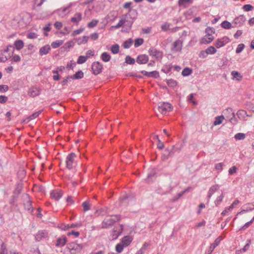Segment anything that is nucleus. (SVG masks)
<instances>
[{
  "instance_id": "nucleus-1",
  "label": "nucleus",
  "mask_w": 254,
  "mask_h": 254,
  "mask_svg": "<svg viewBox=\"0 0 254 254\" xmlns=\"http://www.w3.org/2000/svg\"><path fill=\"white\" fill-rule=\"evenodd\" d=\"M121 219L120 215H115L107 216L101 224L102 229H107L112 227L115 222L119 221Z\"/></svg>"
},
{
  "instance_id": "nucleus-2",
  "label": "nucleus",
  "mask_w": 254,
  "mask_h": 254,
  "mask_svg": "<svg viewBox=\"0 0 254 254\" xmlns=\"http://www.w3.org/2000/svg\"><path fill=\"white\" fill-rule=\"evenodd\" d=\"M183 147V145L182 144L179 147L173 145L171 148H166L161 156V160L163 161H166L170 157L173 156L176 151H180Z\"/></svg>"
},
{
  "instance_id": "nucleus-3",
  "label": "nucleus",
  "mask_w": 254,
  "mask_h": 254,
  "mask_svg": "<svg viewBox=\"0 0 254 254\" xmlns=\"http://www.w3.org/2000/svg\"><path fill=\"white\" fill-rule=\"evenodd\" d=\"M130 15L129 14H126L123 15L118 23L114 26H112V27L115 29H119L120 27H122L126 22L127 23V25L130 28L131 27V25L133 22V21H128V18L130 17Z\"/></svg>"
},
{
  "instance_id": "nucleus-4",
  "label": "nucleus",
  "mask_w": 254,
  "mask_h": 254,
  "mask_svg": "<svg viewBox=\"0 0 254 254\" xmlns=\"http://www.w3.org/2000/svg\"><path fill=\"white\" fill-rule=\"evenodd\" d=\"M67 248L71 254H75L79 253L82 249V246L81 244H77L76 243L72 242L67 244Z\"/></svg>"
},
{
  "instance_id": "nucleus-5",
  "label": "nucleus",
  "mask_w": 254,
  "mask_h": 254,
  "mask_svg": "<svg viewBox=\"0 0 254 254\" xmlns=\"http://www.w3.org/2000/svg\"><path fill=\"white\" fill-rule=\"evenodd\" d=\"M173 110V106L168 102L160 103L158 106V110L162 114H166L167 113Z\"/></svg>"
},
{
  "instance_id": "nucleus-6",
  "label": "nucleus",
  "mask_w": 254,
  "mask_h": 254,
  "mask_svg": "<svg viewBox=\"0 0 254 254\" xmlns=\"http://www.w3.org/2000/svg\"><path fill=\"white\" fill-rule=\"evenodd\" d=\"M148 53L150 56L154 57L157 61H160L163 58V52L157 50L153 47L149 49Z\"/></svg>"
},
{
  "instance_id": "nucleus-7",
  "label": "nucleus",
  "mask_w": 254,
  "mask_h": 254,
  "mask_svg": "<svg viewBox=\"0 0 254 254\" xmlns=\"http://www.w3.org/2000/svg\"><path fill=\"white\" fill-rule=\"evenodd\" d=\"M123 225L119 224L114 228L111 234L112 240L117 239L122 233L123 231Z\"/></svg>"
},
{
  "instance_id": "nucleus-8",
  "label": "nucleus",
  "mask_w": 254,
  "mask_h": 254,
  "mask_svg": "<svg viewBox=\"0 0 254 254\" xmlns=\"http://www.w3.org/2000/svg\"><path fill=\"white\" fill-rule=\"evenodd\" d=\"M246 18L243 15L236 17L233 21V28L241 27L246 22Z\"/></svg>"
},
{
  "instance_id": "nucleus-9",
  "label": "nucleus",
  "mask_w": 254,
  "mask_h": 254,
  "mask_svg": "<svg viewBox=\"0 0 254 254\" xmlns=\"http://www.w3.org/2000/svg\"><path fill=\"white\" fill-rule=\"evenodd\" d=\"M91 68L93 71V73L95 75H98L101 72L103 65L99 62H95L92 64Z\"/></svg>"
},
{
  "instance_id": "nucleus-10",
  "label": "nucleus",
  "mask_w": 254,
  "mask_h": 254,
  "mask_svg": "<svg viewBox=\"0 0 254 254\" xmlns=\"http://www.w3.org/2000/svg\"><path fill=\"white\" fill-rule=\"evenodd\" d=\"M75 156V154L72 152L69 154L66 158V166L69 170L73 168V161Z\"/></svg>"
},
{
  "instance_id": "nucleus-11",
  "label": "nucleus",
  "mask_w": 254,
  "mask_h": 254,
  "mask_svg": "<svg viewBox=\"0 0 254 254\" xmlns=\"http://www.w3.org/2000/svg\"><path fill=\"white\" fill-rule=\"evenodd\" d=\"M229 42L228 37L225 36L222 38L218 39L215 42V45L217 48H221L225 46L227 43Z\"/></svg>"
},
{
  "instance_id": "nucleus-12",
  "label": "nucleus",
  "mask_w": 254,
  "mask_h": 254,
  "mask_svg": "<svg viewBox=\"0 0 254 254\" xmlns=\"http://www.w3.org/2000/svg\"><path fill=\"white\" fill-rule=\"evenodd\" d=\"M183 46V41L181 40L175 41L173 44L172 51L173 52H178L182 50Z\"/></svg>"
},
{
  "instance_id": "nucleus-13",
  "label": "nucleus",
  "mask_w": 254,
  "mask_h": 254,
  "mask_svg": "<svg viewBox=\"0 0 254 254\" xmlns=\"http://www.w3.org/2000/svg\"><path fill=\"white\" fill-rule=\"evenodd\" d=\"M226 112H230L231 113V115L227 116V117L229 118L230 122L233 125H236L237 122L238 120H237L235 115L234 113V112H233L232 108H228L227 109H226Z\"/></svg>"
},
{
  "instance_id": "nucleus-14",
  "label": "nucleus",
  "mask_w": 254,
  "mask_h": 254,
  "mask_svg": "<svg viewBox=\"0 0 254 254\" xmlns=\"http://www.w3.org/2000/svg\"><path fill=\"white\" fill-rule=\"evenodd\" d=\"M24 199L27 200V201L24 203L25 209L28 211L32 212L33 211V207L31 204V201L29 199V195L27 194H26L24 195Z\"/></svg>"
},
{
  "instance_id": "nucleus-15",
  "label": "nucleus",
  "mask_w": 254,
  "mask_h": 254,
  "mask_svg": "<svg viewBox=\"0 0 254 254\" xmlns=\"http://www.w3.org/2000/svg\"><path fill=\"white\" fill-rule=\"evenodd\" d=\"M148 61L149 58L148 56L144 54L138 55L136 59V62L140 64H145Z\"/></svg>"
},
{
  "instance_id": "nucleus-16",
  "label": "nucleus",
  "mask_w": 254,
  "mask_h": 254,
  "mask_svg": "<svg viewBox=\"0 0 254 254\" xmlns=\"http://www.w3.org/2000/svg\"><path fill=\"white\" fill-rule=\"evenodd\" d=\"M132 240L133 239L131 236L127 235L124 237L122 239L121 243L124 246V247H127L130 244Z\"/></svg>"
},
{
  "instance_id": "nucleus-17",
  "label": "nucleus",
  "mask_w": 254,
  "mask_h": 254,
  "mask_svg": "<svg viewBox=\"0 0 254 254\" xmlns=\"http://www.w3.org/2000/svg\"><path fill=\"white\" fill-rule=\"evenodd\" d=\"M63 194L62 190H54L51 192V197L55 199L56 200H58L62 197Z\"/></svg>"
},
{
  "instance_id": "nucleus-18",
  "label": "nucleus",
  "mask_w": 254,
  "mask_h": 254,
  "mask_svg": "<svg viewBox=\"0 0 254 254\" xmlns=\"http://www.w3.org/2000/svg\"><path fill=\"white\" fill-rule=\"evenodd\" d=\"M40 90L38 88L34 87L30 88L28 93V95L30 97H32L38 96L40 94Z\"/></svg>"
},
{
  "instance_id": "nucleus-19",
  "label": "nucleus",
  "mask_w": 254,
  "mask_h": 254,
  "mask_svg": "<svg viewBox=\"0 0 254 254\" xmlns=\"http://www.w3.org/2000/svg\"><path fill=\"white\" fill-rule=\"evenodd\" d=\"M67 239L65 236H62L61 238H59L57 240V243L56 244V246L57 247H63L66 243Z\"/></svg>"
},
{
  "instance_id": "nucleus-20",
  "label": "nucleus",
  "mask_w": 254,
  "mask_h": 254,
  "mask_svg": "<svg viewBox=\"0 0 254 254\" xmlns=\"http://www.w3.org/2000/svg\"><path fill=\"white\" fill-rule=\"evenodd\" d=\"M82 19V14L79 12L76 13L74 16L71 18V21L76 24H78Z\"/></svg>"
},
{
  "instance_id": "nucleus-21",
  "label": "nucleus",
  "mask_w": 254,
  "mask_h": 254,
  "mask_svg": "<svg viewBox=\"0 0 254 254\" xmlns=\"http://www.w3.org/2000/svg\"><path fill=\"white\" fill-rule=\"evenodd\" d=\"M221 241V239L219 238H217L215 239L214 243L211 244L209 250H208V254H210L214 251L215 248L219 244Z\"/></svg>"
},
{
  "instance_id": "nucleus-22",
  "label": "nucleus",
  "mask_w": 254,
  "mask_h": 254,
  "mask_svg": "<svg viewBox=\"0 0 254 254\" xmlns=\"http://www.w3.org/2000/svg\"><path fill=\"white\" fill-rule=\"evenodd\" d=\"M47 236V233L44 231H39L35 236V239L37 241H40L42 238Z\"/></svg>"
},
{
  "instance_id": "nucleus-23",
  "label": "nucleus",
  "mask_w": 254,
  "mask_h": 254,
  "mask_svg": "<svg viewBox=\"0 0 254 254\" xmlns=\"http://www.w3.org/2000/svg\"><path fill=\"white\" fill-rule=\"evenodd\" d=\"M219 188V186L218 185H215L212 186L209 190L208 192V199H209L212 194L217 191Z\"/></svg>"
},
{
  "instance_id": "nucleus-24",
  "label": "nucleus",
  "mask_w": 254,
  "mask_h": 254,
  "mask_svg": "<svg viewBox=\"0 0 254 254\" xmlns=\"http://www.w3.org/2000/svg\"><path fill=\"white\" fill-rule=\"evenodd\" d=\"M51 50L50 46L48 45H45L41 47L39 50V54L43 56L47 54Z\"/></svg>"
},
{
  "instance_id": "nucleus-25",
  "label": "nucleus",
  "mask_w": 254,
  "mask_h": 254,
  "mask_svg": "<svg viewBox=\"0 0 254 254\" xmlns=\"http://www.w3.org/2000/svg\"><path fill=\"white\" fill-rule=\"evenodd\" d=\"M84 73L81 70H79L73 75L70 76L71 79H80L83 77Z\"/></svg>"
},
{
  "instance_id": "nucleus-26",
  "label": "nucleus",
  "mask_w": 254,
  "mask_h": 254,
  "mask_svg": "<svg viewBox=\"0 0 254 254\" xmlns=\"http://www.w3.org/2000/svg\"><path fill=\"white\" fill-rule=\"evenodd\" d=\"M14 46L17 50L22 49L24 47V42L21 40H16L14 43Z\"/></svg>"
},
{
  "instance_id": "nucleus-27",
  "label": "nucleus",
  "mask_w": 254,
  "mask_h": 254,
  "mask_svg": "<svg viewBox=\"0 0 254 254\" xmlns=\"http://www.w3.org/2000/svg\"><path fill=\"white\" fill-rule=\"evenodd\" d=\"M233 22L231 23L230 22L227 20L223 21L221 24V27L225 29H230L231 28L233 27Z\"/></svg>"
},
{
  "instance_id": "nucleus-28",
  "label": "nucleus",
  "mask_w": 254,
  "mask_h": 254,
  "mask_svg": "<svg viewBox=\"0 0 254 254\" xmlns=\"http://www.w3.org/2000/svg\"><path fill=\"white\" fill-rule=\"evenodd\" d=\"M173 190V187L171 186L169 187L168 190L164 191L162 190V188H158L156 190V191L157 193H159L161 195L166 194L168 192H170Z\"/></svg>"
},
{
  "instance_id": "nucleus-29",
  "label": "nucleus",
  "mask_w": 254,
  "mask_h": 254,
  "mask_svg": "<svg viewBox=\"0 0 254 254\" xmlns=\"http://www.w3.org/2000/svg\"><path fill=\"white\" fill-rule=\"evenodd\" d=\"M213 40L212 37H210L209 36H205L201 41V43L204 44H207L211 43Z\"/></svg>"
},
{
  "instance_id": "nucleus-30",
  "label": "nucleus",
  "mask_w": 254,
  "mask_h": 254,
  "mask_svg": "<svg viewBox=\"0 0 254 254\" xmlns=\"http://www.w3.org/2000/svg\"><path fill=\"white\" fill-rule=\"evenodd\" d=\"M101 59L105 62H109L111 59V56L107 52H104L101 56Z\"/></svg>"
},
{
  "instance_id": "nucleus-31",
  "label": "nucleus",
  "mask_w": 254,
  "mask_h": 254,
  "mask_svg": "<svg viewBox=\"0 0 254 254\" xmlns=\"http://www.w3.org/2000/svg\"><path fill=\"white\" fill-rule=\"evenodd\" d=\"M193 0H179L178 5L179 6H185L186 4H192Z\"/></svg>"
},
{
  "instance_id": "nucleus-32",
  "label": "nucleus",
  "mask_w": 254,
  "mask_h": 254,
  "mask_svg": "<svg viewBox=\"0 0 254 254\" xmlns=\"http://www.w3.org/2000/svg\"><path fill=\"white\" fill-rule=\"evenodd\" d=\"M224 119V117L223 115L216 117L214 122L213 125L217 126L221 124L222 123L223 120Z\"/></svg>"
},
{
  "instance_id": "nucleus-33",
  "label": "nucleus",
  "mask_w": 254,
  "mask_h": 254,
  "mask_svg": "<svg viewBox=\"0 0 254 254\" xmlns=\"http://www.w3.org/2000/svg\"><path fill=\"white\" fill-rule=\"evenodd\" d=\"M243 208L246 209L247 211H252L254 209V203H248L243 205Z\"/></svg>"
},
{
  "instance_id": "nucleus-34",
  "label": "nucleus",
  "mask_w": 254,
  "mask_h": 254,
  "mask_svg": "<svg viewBox=\"0 0 254 254\" xmlns=\"http://www.w3.org/2000/svg\"><path fill=\"white\" fill-rule=\"evenodd\" d=\"M247 115L246 111L243 110H240L237 113V115L240 119H244Z\"/></svg>"
},
{
  "instance_id": "nucleus-35",
  "label": "nucleus",
  "mask_w": 254,
  "mask_h": 254,
  "mask_svg": "<svg viewBox=\"0 0 254 254\" xmlns=\"http://www.w3.org/2000/svg\"><path fill=\"white\" fill-rule=\"evenodd\" d=\"M119 45L117 44H114L112 46L111 48V52L113 54H118L119 52Z\"/></svg>"
},
{
  "instance_id": "nucleus-36",
  "label": "nucleus",
  "mask_w": 254,
  "mask_h": 254,
  "mask_svg": "<svg viewBox=\"0 0 254 254\" xmlns=\"http://www.w3.org/2000/svg\"><path fill=\"white\" fill-rule=\"evenodd\" d=\"M89 58V56H80L78 57V59L77 61V63L78 64H82L84 63L87 60V59Z\"/></svg>"
},
{
  "instance_id": "nucleus-37",
  "label": "nucleus",
  "mask_w": 254,
  "mask_h": 254,
  "mask_svg": "<svg viewBox=\"0 0 254 254\" xmlns=\"http://www.w3.org/2000/svg\"><path fill=\"white\" fill-rule=\"evenodd\" d=\"M132 40L131 38H129L124 42L123 44V47L125 49H128L132 45Z\"/></svg>"
},
{
  "instance_id": "nucleus-38",
  "label": "nucleus",
  "mask_w": 254,
  "mask_h": 254,
  "mask_svg": "<svg viewBox=\"0 0 254 254\" xmlns=\"http://www.w3.org/2000/svg\"><path fill=\"white\" fill-rule=\"evenodd\" d=\"M191 73H192V69L191 68H190L189 67H186L183 70V71L182 72V74L184 76H187L190 75Z\"/></svg>"
},
{
  "instance_id": "nucleus-39",
  "label": "nucleus",
  "mask_w": 254,
  "mask_h": 254,
  "mask_svg": "<svg viewBox=\"0 0 254 254\" xmlns=\"http://www.w3.org/2000/svg\"><path fill=\"white\" fill-rule=\"evenodd\" d=\"M41 111H39L38 112H35L33 113L31 115L29 116L26 119L28 120V121L30 120H32L36 118L39 116V115L41 113Z\"/></svg>"
},
{
  "instance_id": "nucleus-40",
  "label": "nucleus",
  "mask_w": 254,
  "mask_h": 254,
  "mask_svg": "<svg viewBox=\"0 0 254 254\" xmlns=\"http://www.w3.org/2000/svg\"><path fill=\"white\" fill-rule=\"evenodd\" d=\"M82 206L83 208V211L85 212L90 209V204L88 201L83 202L82 204Z\"/></svg>"
},
{
  "instance_id": "nucleus-41",
  "label": "nucleus",
  "mask_w": 254,
  "mask_h": 254,
  "mask_svg": "<svg viewBox=\"0 0 254 254\" xmlns=\"http://www.w3.org/2000/svg\"><path fill=\"white\" fill-rule=\"evenodd\" d=\"M144 40L142 38H137L135 40L134 47L137 48L143 44Z\"/></svg>"
},
{
  "instance_id": "nucleus-42",
  "label": "nucleus",
  "mask_w": 254,
  "mask_h": 254,
  "mask_svg": "<svg viewBox=\"0 0 254 254\" xmlns=\"http://www.w3.org/2000/svg\"><path fill=\"white\" fill-rule=\"evenodd\" d=\"M63 43V40H58L55 42H53L52 43L51 46L53 48L56 49L60 47L61 45H62Z\"/></svg>"
},
{
  "instance_id": "nucleus-43",
  "label": "nucleus",
  "mask_w": 254,
  "mask_h": 254,
  "mask_svg": "<svg viewBox=\"0 0 254 254\" xmlns=\"http://www.w3.org/2000/svg\"><path fill=\"white\" fill-rule=\"evenodd\" d=\"M206 53L208 54H214L216 52V49L213 46H210L207 48L206 50Z\"/></svg>"
},
{
  "instance_id": "nucleus-44",
  "label": "nucleus",
  "mask_w": 254,
  "mask_h": 254,
  "mask_svg": "<svg viewBox=\"0 0 254 254\" xmlns=\"http://www.w3.org/2000/svg\"><path fill=\"white\" fill-rule=\"evenodd\" d=\"M125 248L122 243L117 244L116 246V251L118 253H121L123 252L124 248Z\"/></svg>"
},
{
  "instance_id": "nucleus-45",
  "label": "nucleus",
  "mask_w": 254,
  "mask_h": 254,
  "mask_svg": "<svg viewBox=\"0 0 254 254\" xmlns=\"http://www.w3.org/2000/svg\"><path fill=\"white\" fill-rule=\"evenodd\" d=\"M167 83L168 86L172 87H174L176 86L177 85V81L176 80H175L174 79H168L167 80Z\"/></svg>"
},
{
  "instance_id": "nucleus-46",
  "label": "nucleus",
  "mask_w": 254,
  "mask_h": 254,
  "mask_svg": "<svg viewBox=\"0 0 254 254\" xmlns=\"http://www.w3.org/2000/svg\"><path fill=\"white\" fill-rule=\"evenodd\" d=\"M254 216L251 220L246 223L243 226H242L241 228H240L239 229V230L241 231V230H245L246 229H247L250 226V225L254 222Z\"/></svg>"
},
{
  "instance_id": "nucleus-47",
  "label": "nucleus",
  "mask_w": 254,
  "mask_h": 254,
  "mask_svg": "<svg viewBox=\"0 0 254 254\" xmlns=\"http://www.w3.org/2000/svg\"><path fill=\"white\" fill-rule=\"evenodd\" d=\"M99 21L96 19H93L91 22H89L87 24V26L89 28H92L94 27L97 25Z\"/></svg>"
},
{
  "instance_id": "nucleus-48",
  "label": "nucleus",
  "mask_w": 254,
  "mask_h": 254,
  "mask_svg": "<svg viewBox=\"0 0 254 254\" xmlns=\"http://www.w3.org/2000/svg\"><path fill=\"white\" fill-rule=\"evenodd\" d=\"M232 75L234 78H237L238 80H240L242 79V76L240 73L236 71H232L231 72Z\"/></svg>"
},
{
  "instance_id": "nucleus-49",
  "label": "nucleus",
  "mask_w": 254,
  "mask_h": 254,
  "mask_svg": "<svg viewBox=\"0 0 254 254\" xmlns=\"http://www.w3.org/2000/svg\"><path fill=\"white\" fill-rule=\"evenodd\" d=\"M126 62L129 64H133L135 63V60L133 58H132L129 56H127L126 57Z\"/></svg>"
},
{
  "instance_id": "nucleus-50",
  "label": "nucleus",
  "mask_w": 254,
  "mask_h": 254,
  "mask_svg": "<svg viewBox=\"0 0 254 254\" xmlns=\"http://www.w3.org/2000/svg\"><path fill=\"white\" fill-rule=\"evenodd\" d=\"M246 135L243 133H238L235 135V138L237 140H242L245 139Z\"/></svg>"
},
{
  "instance_id": "nucleus-51",
  "label": "nucleus",
  "mask_w": 254,
  "mask_h": 254,
  "mask_svg": "<svg viewBox=\"0 0 254 254\" xmlns=\"http://www.w3.org/2000/svg\"><path fill=\"white\" fill-rule=\"evenodd\" d=\"M251 244V240H248L247 243L246 244V245L244 246V247L240 250V251L243 253L246 252L249 249Z\"/></svg>"
},
{
  "instance_id": "nucleus-52",
  "label": "nucleus",
  "mask_w": 254,
  "mask_h": 254,
  "mask_svg": "<svg viewBox=\"0 0 254 254\" xmlns=\"http://www.w3.org/2000/svg\"><path fill=\"white\" fill-rule=\"evenodd\" d=\"M223 198H224V195H223V194H222L220 196H218L215 201V205L216 206L219 205L222 202Z\"/></svg>"
},
{
  "instance_id": "nucleus-53",
  "label": "nucleus",
  "mask_w": 254,
  "mask_h": 254,
  "mask_svg": "<svg viewBox=\"0 0 254 254\" xmlns=\"http://www.w3.org/2000/svg\"><path fill=\"white\" fill-rule=\"evenodd\" d=\"M22 189V186L21 184H18L16 186V187L15 188L14 193L17 194H19L21 193V190Z\"/></svg>"
},
{
  "instance_id": "nucleus-54",
  "label": "nucleus",
  "mask_w": 254,
  "mask_h": 254,
  "mask_svg": "<svg viewBox=\"0 0 254 254\" xmlns=\"http://www.w3.org/2000/svg\"><path fill=\"white\" fill-rule=\"evenodd\" d=\"M0 254H7V250L4 244L1 245Z\"/></svg>"
},
{
  "instance_id": "nucleus-55",
  "label": "nucleus",
  "mask_w": 254,
  "mask_h": 254,
  "mask_svg": "<svg viewBox=\"0 0 254 254\" xmlns=\"http://www.w3.org/2000/svg\"><path fill=\"white\" fill-rule=\"evenodd\" d=\"M244 47H245L244 44H239L236 49V53L237 54L240 53L243 50Z\"/></svg>"
},
{
  "instance_id": "nucleus-56",
  "label": "nucleus",
  "mask_w": 254,
  "mask_h": 254,
  "mask_svg": "<svg viewBox=\"0 0 254 254\" xmlns=\"http://www.w3.org/2000/svg\"><path fill=\"white\" fill-rule=\"evenodd\" d=\"M243 9L246 11H249L253 9V6L249 4H247L243 6Z\"/></svg>"
},
{
  "instance_id": "nucleus-57",
  "label": "nucleus",
  "mask_w": 254,
  "mask_h": 254,
  "mask_svg": "<svg viewBox=\"0 0 254 254\" xmlns=\"http://www.w3.org/2000/svg\"><path fill=\"white\" fill-rule=\"evenodd\" d=\"M205 32L207 36H210L214 33V31L212 28L207 27L205 29Z\"/></svg>"
},
{
  "instance_id": "nucleus-58",
  "label": "nucleus",
  "mask_w": 254,
  "mask_h": 254,
  "mask_svg": "<svg viewBox=\"0 0 254 254\" xmlns=\"http://www.w3.org/2000/svg\"><path fill=\"white\" fill-rule=\"evenodd\" d=\"M240 203V201L238 199L235 200L233 203L229 207H228V209L229 211H231L234 207L235 205L239 204Z\"/></svg>"
},
{
  "instance_id": "nucleus-59",
  "label": "nucleus",
  "mask_w": 254,
  "mask_h": 254,
  "mask_svg": "<svg viewBox=\"0 0 254 254\" xmlns=\"http://www.w3.org/2000/svg\"><path fill=\"white\" fill-rule=\"evenodd\" d=\"M155 176V173L154 172H151L147 175V177L145 180L148 182H151L152 181L151 179L152 178L154 177Z\"/></svg>"
},
{
  "instance_id": "nucleus-60",
  "label": "nucleus",
  "mask_w": 254,
  "mask_h": 254,
  "mask_svg": "<svg viewBox=\"0 0 254 254\" xmlns=\"http://www.w3.org/2000/svg\"><path fill=\"white\" fill-rule=\"evenodd\" d=\"M27 37L30 39H36L37 38V35L34 32H30L28 34Z\"/></svg>"
},
{
  "instance_id": "nucleus-61",
  "label": "nucleus",
  "mask_w": 254,
  "mask_h": 254,
  "mask_svg": "<svg viewBox=\"0 0 254 254\" xmlns=\"http://www.w3.org/2000/svg\"><path fill=\"white\" fill-rule=\"evenodd\" d=\"M8 89V86L6 85H0V92H5Z\"/></svg>"
},
{
  "instance_id": "nucleus-62",
  "label": "nucleus",
  "mask_w": 254,
  "mask_h": 254,
  "mask_svg": "<svg viewBox=\"0 0 254 254\" xmlns=\"http://www.w3.org/2000/svg\"><path fill=\"white\" fill-rule=\"evenodd\" d=\"M224 164L223 163H217L215 165V168L217 170L222 171L223 168Z\"/></svg>"
},
{
  "instance_id": "nucleus-63",
  "label": "nucleus",
  "mask_w": 254,
  "mask_h": 254,
  "mask_svg": "<svg viewBox=\"0 0 254 254\" xmlns=\"http://www.w3.org/2000/svg\"><path fill=\"white\" fill-rule=\"evenodd\" d=\"M8 100L7 97L4 95H0V103L4 104Z\"/></svg>"
},
{
  "instance_id": "nucleus-64",
  "label": "nucleus",
  "mask_w": 254,
  "mask_h": 254,
  "mask_svg": "<svg viewBox=\"0 0 254 254\" xmlns=\"http://www.w3.org/2000/svg\"><path fill=\"white\" fill-rule=\"evenodd\" d=\"M237 169V168L235 166H234L230 168L228 171L229 175H232L234 173H236Z\"/></svg>"
}]
</instances>
